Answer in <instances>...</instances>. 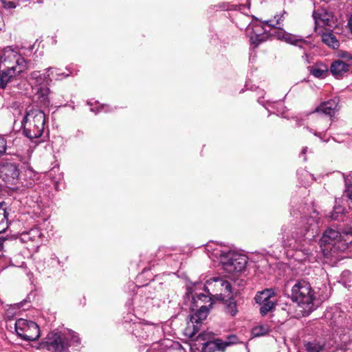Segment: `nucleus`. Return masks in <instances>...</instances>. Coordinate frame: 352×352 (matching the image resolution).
<instances>
[{
    "label": "nucleus",
    "mask_w": 352,
    "mask_h": 352,
    "mask_svg": "<svg viewBox=\"0 0 352 352\" xmlns=\"http://www.w3.org/2000/svg\"><path fill=\"white\" fill-rule=\"evenodd\" d=\"M299 212L293 210L291 214L294 218L288 224L282 226V243L284 247L296 250V259L305 261L314 249L310 242L318 233L319 221L317 214L307 218Z\"/></svg>",
    "instance_id": "nucleus-1"
},
{
    "label": "nucleus",
    "mask_w": 352,
    "mask_h": 352,
    "mask_svg": "<svg viewBox=\"0 0 352 352\" xmlns=\"http://www.w3.org/2000/svg\"><path fill=\"white\" fill-rule=\"evenodd\" d=\"M204 290L207 294L196 293L192 298L190 310L192 314L184 330V335L190 338H192L197 334L202 322L208 316L209 307L212 305L210 296H229L232 293V286L230 283L223 278L213 277L207 280Z\"/></svg>",
    "instance_id": "nucleus-2"
},
{
    "label": "nucleus",
    "mask_w": 352,
    "mask_h": 352,
    "mask_svg": "<svg viewBox=\"0 0 352 352\" xmlns=\"http://www.w3.org/2000/svg\"><path fill=\"white\" fill-rule=\"evenodd\" d=\"M246 32L249 35L251 44L255 47L266 41L270 36H274L279 40H283L300 48L305 50L311 47L310 43L303 39L302 36L285 32L272 23L271 21L265 23L258 21H253L248 25Z\"/></svg>",
    "instance_id": "nucleus-3"
},
{
    "label": "nucleus",
    "mask_w": 352,
    "mask_h": 352,
    "mask_svg": "<svg viewBox=\"0 0 352 352\" xmlns=\"http://www.w3.org/2000/svg\"><path fill=\"white\" fill-rule=\"evenodd\" d=\"M33 46L28 48L6 47L0 55V88H5L8 82L16 75L28 69L25 57L30 56Z\"/></svg>",
    "instance_id": "nucleus-4"
},
{
    "label": "nucleus",
    "mask_w": 352,
    "mask_h": 352,
    "mask_svg": "<svg viewBox=\"0 0 352 352\" xmlns=\"http://www.w3.org/2000/svg\"><path fill=\"white\" fill-rule=\"evenodd\" d=\"M210 257L217 258L229 276H235L243 272L247 264V257L221 244L210 243L206 245Z\"/></svg>",
    "instance_id": "nucleus-5"
},
{
    "label": "nucleus",
    "mask_w": 352,
    "mask_h": 352,
    "mask_svg": "<svg viewBox=\"0 0 352 352\" xmlns=\"http://www.w3.org/2000/svg\"><path fill=\"white\" fill-rule=\"evenodd\" d=\"M352 243V230L347 228L342 233L336 230L328 228L320 240V246L324 255L333 257L339 251H344Z\"/></svg>",
    "instance_id": "nucleus-6"
},
{
    "label": "nucleus",
    "mask_w": 352,
    "mask_h": 352,
    "mask_svg": "<svg viewBox=\"0 0 352 352\" xmlns=\"http://www.w3.org/2000/svg\"><path fill=\"white\" fill-rule=\"evenodd\" d=\"M24 135L30 138L34 139L41 137L45 128V115L36 109H30L26 111L21 121Z\"/></svg>",
    "instance_id": "nucleus-7"
},
{
    "label": "nucleus",
    "mask_w": 352,
    "mask_h": 352,
    "mask_svg": "<svg viewBox=\"0 0 352 352\" xmlns=\"http://www.w3.org/2000/svg\"><path fill=\"white\" fill-rule=\"evenodd\" d=\"M292 299L309 314L314 309L316 295L310 284L305 280L297 281L292 289Z\"/></svg>",
    "instance_id": "nucleus-8"
},
{
    "label": "nucleus",
    "mask_w": 352,
    "mask_h": 352,
    "mask_svg": "<svg viewBox=\"0 0 352 352\" xmlns=\"http://www.w3.org/2000/svg\"><path fill=\"white\" fill-rule=\"evenodd\" d=\"M15 331L17 335L25 340H35L40 335L39 328L36 323L23 318L16 321Z\"/></svg>",
    "instance_id": "nucleus-9"
},
{
    "label": "nucleus",
    "mask_w": 352,
    "mask_h": 352,
    "mask_svg": "<svg viewBox=\"0 0 352 352\" xmlns=\"http://www.w3.org/2000/svg\"><path fill=\"white\" fill-rule=\"evenodd\" d=\"M254 299L256 302L260 305V313L262 316L272 311L277 302V296L272 289L258 292Z\"/></svg>",
    "instance_id": "nucleus-10"
},
{
    "label": "nucleus",
    "mask_w": 352,
    "mask_h": 352,
    "mask_svg": "<svg viewBox=\"0 0 352 352\" xmlns=\"http://www.w3.org/2000/svg\"><path fill=\"white\" fill-rule=\"evenodd\" d=\"M42 347L51 352H67L69 347L68 336H65V333H50Z\"/></svg>",
    "instance_id": "nucleus-11"
},
{
    "label": "nucleus",
    "mask_w": 352,
    "mask_h": 352,
    "mask_svg": "<svg viewBox=\"0 0 352 352\" xmlns=\"http://www.w3.org/2000/svg\"><path fill=\"white\" fill-rule=\"evenodd\" d=\"M162 333V329L160 324L142 322L133 323V333L140 340H153L155 334L160 335Z\"/></svg>",
    "instance_id": "nucleus-12"
},
{
    "label": "nucleus",
    "mask_w": 352,
    "mask_h": 352,
    "mask_svg": "<svg viewBox=\"0 0 352 352\" xmlns=\"http://www.w3.org/2000/svg\"><path fill=\"white\" fill-rule=\"evenodd\" d=\"M210 333H202L199 335V337L203 340L208 339L207 342L203 344L202 352H213L216 350L223 351L227 346L235 342L236 337L234 336L228 337V340L226 341L221 339L210 340Z\"/></svg>",
    "instance_id": "nucleus-13"
},
{
    "label": "nucleus",
    "mask_w": 352,
    "mask_h": 352,
    "mask_svg": "<svg viewBox=\"0 0 352 352\" xmlns=\"http://www.w3.org/2000/svg\"><path fill=\"white\" fill-rule=\"evenodd\" d=\"M313 16L316 23L315 29L319 33H322V32L319 31L320 27L330 30L337 25L336 18L324 9L315 10L313 13Z\"/></svg>",
    "instance_id": "nucleus-14"
},
{
    "label": "nucleus",
    "mask_w": 352,
    "mask_h": 352,
    "mask_svg": "<svg viewBox=\"0 0 352 352\" xmlns=\"http://www.w3.org/2000/svg\"><path fill=\"white\" fill-rule=\"evenodd\" d=\"M324 317L329 320V325L333 329L338 328L335 329L337 334L338 331H340V333L343 332L342 329L345 326L346 318V314L339 307L331 308L330 310L325 313Z\"/></svg>",
    "instance_id": "nucleus-15"
},
{
    "label": "nucleus",
    "mask_w": 352,
    "mask_h": 352,
    "mask_svg": "<svg viewBox=\"0 0 352 352\" xmlns=\"http://www.w3.org/2000/svg\"><path fill=\"white\" fill-rule=\"evenodd\" d=\"M19 171L15 164L4 163L0 165V177L9 186V188H13L18 180Z\"/></svg>",
    "instance_id": "nucleus-16"
},
{
    "label": "nucleus",
    "mask_w": 352,
    "mask_h": 352,
    "mask_svg": "<svg viewBox=\"0 0 352 352\" xmlns=\"http://www.w3.org/2000/svg\"><path fill=\"white\" fill-rule=\"evenodd\" d=\"M331 125L330 120L324 118H318L316 122L307 126V129L315 136L318 137L322 142H328L326 139L325 132Z\"/></svg>",
    "instance_id": "nucleus-17"
},
{
    "label": "nucleus",
    "mask_w": 352,
    "mask_h": 352,
    "mask_svg": "<svg viewBox=\"0 0 352 352\" xmlns=\"http://www.w3.org/2000/svg\"><path fill=\"white\" fill-rule=\"evenodd\" d=\"M146 352H186L185 349L178 342L172 340L165 339L160 342L154 343Z\"/></svg>",
    "instance_id": "nucleus-18"
},
{
    "label": "nucleus",
    "mask_w": 352,
    "mask_h": 352,
    "mask_svg": "<svg viewBox=\"0 0 352 352\" xmlns=\"http://www.w3.org/2000/svg\"><path fill=\"white\" fill-rule=\"evenodd\" d=\"M340 99L334 97L322 102L316 109V112H321L329 116H333L340 109Z\"/></svg>",
    "instance_id": "nucleus-19"
},
{
    "label": "nucleus",
    "mask_w": 352,
    "mask_h": 352,
    "mask_svg": "<svg viewBox=\"0 0 352 352\" xmlns=\"http://www.w3.org/2000/svg\"><path fill=\"white\" fill-rule=\"evenodd\" d=\"M349 70V64L341 60H336L331 63L330 72L337 79L342 78Z\"/></svg>",
    "instance_id": "nucleus-20"
},
{
    "label": "nucleus",
    "mask_w": 352,
    "mask_h": 352,
    "mask_svg": "<svg viewBox=\"0 0 352 352\" xmlns=\"http://www.w3.org/2000/svg\"><path fill=\"white\" fill-rule=\"evenodd\" d=\"M325 347V342L322 340H311L305 341L303 344V352H322Z\"/></svg>",
    "instance_id": "nucleus-21"
},
{
    "label": "nucleus",
    "mask_w": 352,
    "mask_h": 352,
    "mask_svg": "<svg viewBox=\"0 0 352 352\" xmlns=\"http://www.w3.org/2000/svg\"><path fill=\"white\" fill-rule=\"evenodd\" d=\"M41 232L38 228L31 229L29 232H23L20 236V240L23 243L28 241H36L41 237Z\"/></svg>",
    "instance_id": "nucleus-22"
},
{
    "label": "nucleus",
    "mask_w": 352,
    "mask_h": 352,
    "mask_svg": "<svg viewBox=\"0 0 352 352\" xmlns=\"http://www.w3.org/2000/svg\"><path fill=\"white\" fill-rule=\"evenodd\" d=\"M46 73H47V77H48L50 81H52L53 79L56 80H62V79L69 76L71 74L70 72H69V73H67V74L63 72H61L60 69L56 68V67L48 68L46 70Z\"/></svg>",
    "instance_id": "nucleus-23"
},
{
    "label": "nucleus",
    "mask_w": 352,
    "mask_h": 352,
    "mask_svg": "<svg viewBox=\"0 0 352 352\" xmlns=\"http://www.w3.org/2000/svg\"><path fill=\"white\" fill-rule=\"evenodd\" d=\"M322 41L324 43L333 49H337L340 46V43L336 37L331 33H322Z\"/></svg>",
    "instance_id": "nucleus-24"
},
{
    "label": "nucleus",
    "mask_w": 352,
    "mask_h": 352,
    "mask_svg": "<svg viewBox=\"0 0 352 352\" xmlns=\"http://www.w3.org/2000/svg\"><path fill=\"white\" fill-rule=\"evenodd\" d=\"M9 213L6 208H3V204H0V233L4 232L8 228Z\"/></svg>",
    "instance_id": "nucleus-25"
},
{
    "label": "nucleus",
    "mask_w": 352,
    "mask_h": 352,
    "mask_svg": "<svg viewBox=\"0 0 352 352\" xmlns=\"http://www.w3.org/2000/svg\"><path fill=\"white\" fill-rule=\"evenodd\" d=\"M338 336H339L340 340L343 344L342 348L345 352L352 351V334L347 335L345 333H343V332L340 333V331H338Z\"/></svg>",
    "instance_id": "nucleus-26"
},
{
    "label": "nucleus",
    "mask_w": 352,
    "mask_h": 352,
    "mask_svg": "<svg viewBox=\"0 0 352 352\" xmlns=\"http://www.w3.org/2000/svg\"><path fill=\"white\" fill-rule=\"evenodd\" d=\"M50 89L43 87L38 89L36 92V98L44 106H48L50 104L49 100Z\"/></svg>",
    "instance_id": "nucleus-27"
},
{
    "label": "nucleus",
    "mask_w": 352,
    "mask_h": 352,
    "mask_svg": "<svg viewBox=\"0 0 352 352\" xmlns=\"http://www.w3.org/2000/svg\"><path fill=\"white\" fill-rule=\"evenodd\" d=\"M30 79L34 81L36 85H41L42 83L49 80L47 73L42 74L38 71L32 72Z\"/></svg>",
    "instance_id": "nucleus-28"
},
{
    "label": "nucleus",
    "mask_w": 352,
    "mask_h": 352,
    "mask_svg": "<svg viewBox=\"0 0 352 352\" xmlns=\"http://www.w3.org/2000/svg\"><path fill=\"white\" fill-rule=\"evenodd\" d=\"M310 73L316 78H323L327 75L328 69L326 66L312 67Z\"/></svg>",
    "instance_id": "nucleus-29"
},
{
    "label": "nucleus",
    "mask_w": 352,
    "mask_h": 352,
    "mask_svg": "<svg viewBox=\"0 0 352 352\" xmlns=\"http://www.w3.org/2000/svg\"><path fill=\"white\" fill-rule=\"evenodd\" d=\"M270 331V327L267 324H262L255 327L252 330V333L254 337H259L266 335Z\"/></svg>",
    "instance_id": "nucleus-30"
},
{
    "label": "nucleus",
    "mask_w": 352,
    "mask_h": 352,
    "mask_svg": "<svg viewBox=\"0 0 352 352\" xmlns=\"http://www.w3.org/2000/svg\"><path fill=\"white\" fill-rule=\"evenodd\" d=\"M226 312L232 316H236L238 312L236 303L232 299L226 302Z\"/></svg>",
    "instance_id": "nucleus-31"
},
{
    "label": "nucleus",
    "mask_w": 352,
    "mask_h": 352,
    "mask_svg": "<svg viewBox=\"0 0 352 352\" xmlns=\"http://www.w3.org/2000/svg\"><path fill=\"white\" fill-rule=\"evenodd\" d=\"M65 334V336H68V343L69 346L72 344L77 346L80 343V338L74 331L68 330Z\"/></svg>",
    "instance_id": "nucleus-32"
},
{
    "label": "nucleus",
    "mask_w": 352,
    "mask_h": 352,
    "mask_svg": "<svg viewBox=\"0 0 352 352\" xmlns=\"http://www.w3.org/2000/svg\"><path fill=\"white\" fill-rule=\"evenodd\" d=\"M351 273L349 270H344L342 272L340 276V280L344 287H351Z\"/></svg>",
    "instance_id": "nucleus-33"
},
{
    "label": "nucleus",
    "mask_w": 352,
    "mask_h": 352,
    "mask_svg": "<svg viewBox=\"0 0 352 352\" xmlns=\"http://www.w3.org/2000/svg\"><path fill=\"white\" fill-rule=\"evenodd\" d=\"M344 214V208L340 206H336L334 207L330 217L333 220H340Z\"/></svg>",
    "instance_id": "nucleus-34"
},
{
    "label": "nucleus",
    "mask_w": 352,
    "mask_h": 352,
    "mask_svg": "<svg viewBox=\"0 0 352 352\" xmlns=\"http://www.w3.org/2000/svg\"><path fill=\"white\" fill-rule=\"evenodd\" d=\"M5 8H14L18 4L19 0H0Z\"/></svg>",
    "instance_id": "nucleus-35"
},
{
    "label": "nucleus",
    "mask_w": 352,
    "mask_h": 352,
    "mask_svg": "<svg viewBox=\"0 0 352 352\" xmlns=\"http://www.w3.org/2000/svg\"><path fill=\"white\" fill-rule=\"evenodd\" d=\"M338 56L346 61H348V62H350L352 63V55L347 52L340 51L338 53Z\"/></svg>",
    "instance_id": "nucleus-36"
},
{
    "label": "nucleus",
    "mask_w": 352,
    "mask_h": 352,
    "mask_svg": "<svg viewBox=\"0 0 352 352\" xmlns=\"http://www.w3.org/2000/svg\"><path fill=\"white\" fill-rule=\"evenodd\" d=\"M112 109H110L109 106L108 105H105V104H101L100 106H98L96 107V109H94V108H91L90 109V111H93V112H95V113H98L99 111H104V112H109V111H111Z\"/></svg>",
    "instance_id": "nucleus-37"
},
{
    "label": "nucleus",
    "mask_w": 352,
    "mask_h": 352,
    "mask_svg": "<svg viewBox=\"0 0 352 352\" xmlns=\"http://www.w3.org/2000/svg\"><path fill=\"white\" fill-rule=\"evenodd\" d=\"M6 140L0 136V157L6 152Z\"/></svg>",
    "instance_id": "nucleus-38"
},
{
    "label": "nucleus",
    "mask_w": 352,
    "mask_h": 352,
    "mask_svg": "<svg viewBox=\"0 0 352 352\" xmlns=\"http://www.w3.org/2000/svg\"><path fill=\"white\" fill-rule=\"evenodd\" d=\"M220 10H232L234 9L233 8V6L232 5H230L228 3H219V5L217 6Z\"/></svg>",
    "instance_id": "nucleus-39"
},
{
    "label": "nucleus",
    "mask_w": 352,
    "mask_h": 352,
    "mask_svg": "<svg viewBox=\"0 0 352 352\" xmlns=\"http://www.w3.org/2000/svg\"><path fill=\"white\" fill-rule=\"evenodd\" d=\"M284 14H285V12H283V14L281 16H275L274 18L276 19V24H274V25L276 26L281 24V22L283 21L282 18H283V16Z\"/></svg>",
    "instance_id": "nucleus-40"
},
{
    "label": "nucleus",
    "mask_w": 352,
    "mask_h": 352,
    "mask_svg": "<svg viewBox=\"0 0 352 352\" xmlns=\"http://www.w3.org/2000/svg\"><path fill=\"white\" fill-rule=\"evenodd\" d=\"M302 175H305V177H311V179H313V176L307 171L302 170Z\"/></svg>",
    "instance_id": "nucleus-41"
},
{
    "label": "nucleus",
    "mask_w": 352,
    "mask_h": 352,
    "mask_svg": "<svg viewBox=\"0 0 352 352\" xmlns=\"http://www.w3.org/2000/svg\"><path fill=\"white\" fill-rule=\"evenodd\" d=\"M348 197L349 199L352 201V188L348 189Z\"/></svg>",
    "instance_id": "nucleus-42"
},
{
    "label": "nucleus",
    "mask_w": 352,
    "mask_h": 352,
    "mask_svg": "<svg viewBox=\"0 0 352 352\" xmlns=\"http://www.w3.org/2000/svg\"><path fill=\"white\" fill-rule=\"evenodd\" d=\"M349 28L351 30V32H352V15L350 16L349 19Z\"/></svg>",
    "instance_id": "nucleus-43"
},
{
    "label": "nucleus",
    "mask_w": 352,
    "mask_h": 352,
    "mask_svg": "<svg viewBox=\"0 0 352 352\" xmlns=\"http://www.w3.org/2000/svg\"><path fill=\"white\" fill-rule=\"evenodd\" d=\"M307 149L308 148L307 147H305L302 149L301 151V153H300V156H303L307 151Z\"/></svg>",
    "instance_id": "nucleus-44"
},
{
    "label": "nucleus",
    "mask_w": 352,
    "mask_h": 352,
    "mask_svg": "<svg viewBox=\"0 0 352 352\" xmlns=\"http://www.w3.org/2000/svg\"><path fill=\"white\" fill-rule=\"evenodd\" d=\"M52 259H54V260L57 261V262H58V263H60V261H59V260H58V257H57L55 254H52Z\"/></svg>",
    "instance_id": "nucleus-45"
},
{
    "label": "nucleus",
    "mask_w": 352,
    "mask_h": 352,
    "mask_svg": "<svg viewBox=\"0 0 352 352\" xmlns=\"http://www.w3.org/2000/svg\"><path fill=\"white\" fill-rule=\"evenodd\" d=\"M287 312L289 314H292V310H291V306L289 307L288 309H287Z\"/></svg>",
    "instance_id": "nucleus-46"
},
{
    "label": "nucleus",
    "mask_w": 352,
    "mask_h": 352,
    "mask_svg": "<svg viewBox=\"0 0 352 352\" xmlns=\"http://www.w3.org/2000/svg\"><path fill=\"white\" fill-rule=\"evenodd\" d=\"M280 113L282 115V116H284L283 112H280Z\"/></svg>",
    "instance_id": "nucleus-47"
},
{
    "label": "nucleus",
    "mask_w": 352,
    "mask_h": 352,
    "mask_svg": "<svg viewBox=\"0 0 352 352\" xmlns=\"http://www.w3.org/2000/svg\"><path fill=\"white\" fill-rule=\"evenodd\" d=\"M351 177H352V173L351 174Z\"/></svg>",
    "instance_id": "nucleus-48"
}]
</instances>
